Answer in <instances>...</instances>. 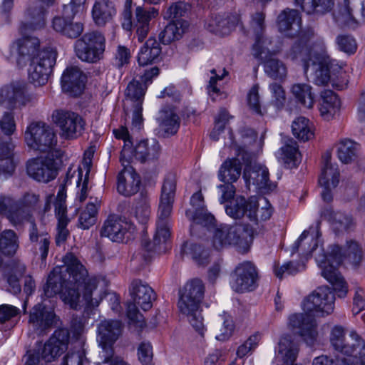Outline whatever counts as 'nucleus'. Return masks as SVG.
<instances>
[{"label":"nucleus","instance_id":"f257e3e1","mask_svg":"<svg viewBox=\"0 0 365 365\" xmlns=\"http://www.w3.org/2000/svg\"><path fill=\"white\" fill-rule=\"evenodd\" d=\"M63 262L68 279L63 276L61 268H54L43 286L44 295L52 297L63 292L65 302L75 309L81 306L86 308L98 307L104 294L98 289L97 277L89 276L86 268L72 252L67 253L63 257Z\"/></svg>","mask_w":365,"mask_h":365},{"label":"nucleus","instance_id":"f03ea898","mask_svg":"<svg viewBox=\"0 0 365 365\" xmlns=\"http://www.w3.org/2000/svg\"><path fill=\"white\" fill-rule=\"evenodd\" d=\"M176 191L175 175H166L161 188L160 204L156 222V230L153 242L143 239L140 250L133 255V261L150 262L155 252H163V246L170 237V215Z\"/></svg>","mask_w":365,"mask_h":365},{"label":"nucleus","instance_id":"7ed1b4c3","mask_svg":"<svg viewBox=\"0 0 365 365\" xmlns=\"http://www.w3.org/2000/svg\"><path fill=\"white\" fill-rule=\"evenodd\" d=\"M312 253H314L316 262L322 270V276L332 284L339 297H345L347 287L336 267L344 258L354 265L359 264L362 257V250L359 244L354 240L348 241L344 251L338 245H334L330 246L328 253L325 254L322 248H318L317 240H314L309 255Z\"/></svg>","mask_w":365,"mask_h":365},{"label":"nucleus","instance_id":"20e7f679","mask_svg":"<svg viewBox=\"0 0 365 365\" xmlns=\"http://www.w3.org/2000/svg\"><path fill=\"white\" fill-rule=\"evenodd\" d=\"M41 205L40 196L33 192H26L18 200L0 195V213L15 226L25 222H34V213Z\"/></svg>","mask_w":365,"mask_h":365},{"label":"nucleus","instance_id":"39448f33","mask_svg":"<svg viewBox=\"0 0 365 365\" xmlns=\"http://www.w3.org/2000/svg\"><path fill=\"white\" fill-rule=\"evenodd\" d=\"M204 290L202 282L199 279H194L180 290V298L178 302L180 313L187 317L191 326L202 336L206 330L200 309Z\"/></svg>","mask_w":365,"mask_h":365},{"label":"nucleus","instance_id":"423d86ee","mask_svg":"<svg viewBox=\"0 0 365 365\" xmlns=\"http://www.w3.org/2000/svg\"><path fill=\"white\" fill-rule=\"evenodd\" d=\"M330 341L334 349L350 356L341 358V365H365V341L355 331H351L346 337L344 327L335 326Z\"/></svg>","mask_w":365,"mask_h":365},{"label":"nucleus","instance_id":"0eeeda50","mask_svg":"<svg viewBox=\"0 0 365 365\" xmlns=\"http://www.w3.org/2000/svg\"><path fill=\"white\" fill-rule=\"evenodd\" d=\"M129 292L133 302L128 304V317L133 322L143 323V316L140 314L138 307L144 311L149 310L156 298L155 293L148 283L139 279H135L131 282Z\"/></svg>","mask_w":365,"mask_h":365},{"label":"nucleus","instance_id":"6e6552de","mask_svg":"<svg viewBox=\"0 0 365 365\" xmlns=\"http://www.w3.org/2000/svg\"><path fill=\"white\" fill-rule=\"evenodd\" d=\"M242 154V162L245 165L243 178L247 185L248 186L252 185L261 193L273 191L276 185L269 180L267 168L255 162L253 153L245 151Z\"/></svg>","mask_w":365,"mask_h":365},{"label":"nucleus","instance_id":"1a4fd4ad","mask_svg":"<svg viewBox=\"0 0 365 365\" xmlns=\"http://www.w3.org/2000/svg\"><path fill=\"white\" fill-rule=\"evenodd\" d=\"M106 39L98 31H91L77 39L74 43L76 56L82 61L95 63L103 57Z\"/></svg>","mask_w":365,"mask_h":365},{"label":"nucleus","instance_id":"9d476101","mask_svg":"<svg viewBox=\"0 0 365 365\" xmlns=\"http://www.w3.org/2000/svg\"><path fill=\"white\" fill-rule=\"evenodd\" d=\"M40 41L34 36H25L14 41L7 51H5L6 58L19 68L25 67L27 63L41 51Z\"/></svg>","mask_w":365,"mask_h":365},{"label":"nucleus","instance_id":"9b49d317","mask_svg":"<svg viewBox=\"0 0 365 365\" xmlns=\"http://www.w3.org/2000/svg\"><path fill=\"white\" fill-rule=\"evenodd\" d=\"M160 151V145L155 138L141 140L135 146L131 140H127L120 153V161L123 165L129 164L133 158L140 163L151 161L159 158Z\"/></svg>","mask_w":365,"mask_h":365},{"label":"nucleus","instance_id":"f8f14e48","mask_svg":"<svg viewBox=\"0 0 365 365\" xmlns=\"http://www.w3.org/2000/svg\"><path fill=\"white\" fill-rule=\"evenodd\" d=\"M56 52L51 48H47L33 58L29 63L28 76L29 81L35 86L45 85L56 63Z\"/></svg>","mask_w":365,"mask_h":365},{"label":"nucleus","instance_id":"ddd939ff","mask_svg":"<svg viewBox=\"0 0 365 365\" xmlns=\"http://www.w3.org/2000/svg\"><path fill=\"white\" fill-rule=\"evenodd\" d=\"M146 90V86H143L140 81L133 79L128 84L125 91L124 110L126 113H132V126L136 130H140L143 125V102Z\"/></svg>","mask_w":365,"mask_h":365},{"label":"nucleus","instance_id":"4468645a","mask_svg":"<svg viewBox=\"0 0 365 365\" xmlns=\"http://www.w3.org/2000/svg\"><path fill=\"white\" fill-rule=\"evenodd\" d=\"M335 294L328 287H319L303 302V309L312 317H325L334 309Z\"/></svg>","mask_w":365,"mask_h":365},{"label":"nucleus","instance_id":"2eb2a0df","mask_svg":"<svg viewBox=\"0 0 365 365\" xmlns=\"http://www.w3.org/2000/svg\"><path fill=\"white\" fill-rule=\"evenodd\" d=\"M25 140L29 148L43 153L51 151L57 142L53 130L42 122L33 123L28 127Z\"/></svg>","mask_w":365,"mask_h":365},{"label":"nucleus","instance_id":"dca6fc26","mask_svg":"<svg viewBox=\"0 0 365 365\" xmlns=\"http://www.w3.org/2000/svg\"><path fill=\"white\" fill-rule=\"evenodd\" d=\"M158 14V11L153 8L151 11H147L141 6H138L135 9V21L133 22L131 7H124L121 14V26L127 31H130L133 27H135L138 40L142 42L148 34L151 18Z\"/></svg>","mask_w":365,"mask_h":365},{"label":"nucleus","instance_id":"f3484780","mask_svg":"<svg viewBox=\"0 0 365 365\" xmlns=\"http://www.w3.org/2000/svg\"><path fill=\"white\" fill-rule=\"evenodd\" d=\"M63 151L56 150L51 153V156L45 158H36L28 162V175L38 182H48L53 180L58 174V163L53 159L61 158Z\"/></svg>","mask_w":365,"mask_h":365},{"label":"nucleus","instance_id":"a211bd4d","mask_svg":"<svg viewBox=\"0 0 365 365\" xmlns=\"http://www.w3.org/2000/svg\"><path fill=\"white\" fill-rule=\"evenodd\" d=\"M230 277V286L235 292H251L258 287V270L251 262L246 261L240 264Z\"/></svg>","mask_w":365,"mask_h":365},{"label":"nucleus","instance_id":"6ab92c4d","mask_svg":"<svg viewBox=\"0 0 365 365\" xmlns=\"http://www.w3.org/2000/svg\"><path fill=\"white\" fill-rule=\"evenodd\" d=\"M49 7L36 0L30 1L24 12V20L19 26L20 31L25 33L43 29Z\"/></svg>","mask_w":365,"mask_h":365},{"label":"nucleus","instance_id":"aec40b11","mask_svg":"<svg viewBox=\"0 0 365 365\" xmlns=\"http://www.w3.org/2000/svg\"><path fill=\"white\" fill-rule=\"evenodd\" d=\"M53 120L62 130L66 138H74L81 135L84 129L83 118L74 112L56 110L53 113Z\"/></svg>","mask_w":365,"mask_h":365},{"label":"nucleus","instance_id":"412c9836","mask_svg":"<svg viewBox=\"0 0 365 365\" xmlns=\"http://www.w3.org/2000/svg\"><path fill=\"white\" fill-rule=\"evenodd\" d=\"M265 15L263 12H256L252 15L250 29L247 34H253L255 41L252 46V55L255 58H263V54L267 52V46L271 44V40L264 36Z\"/></svg>","mask_w":365,"mask_h":365},{"label":"nucleus","instance_id":"4be33fe9","mask_svg":"<svg viewBox=\"0 0 365 365\" xmlns=\"http://www.w3.org/2000/svg\"><path fill=\"white\" fill-rule=\"evenodd\" d=\"M319 50L314 58H310V66L309 70L312 71V82L317 86H326L331 78L327 66L328 56L326 54V47L324 41L318 38L316 41Z\"/></svg>","mask_w":365,"mask_h":365},{"label":"nucleus","instance_id":"5701e85b","mask_svg":"<svg viewBox=\"0 0 365 365\" xmlns=\"http://www.w3.org/2000/svg\"><path fill=\"white\" fill-rule=\"evenodd\" d=\"M289 327L298 333L309 345H312L317 336V322L312 315L294 314L289 317Z\"/></svg>","mask_w":365,"mask_h":365},{"label":"nucleus","instance_id":"b1692460","mask_svg":"<svg viewBox=\"0 0 365 365\" xmlns=\"http://www.w3.org/2000/svg\"><path fill=\"white\" fill-rule=\"evenodd\" d=\"M134 230V225L130 222L113 214L110 215L105 220L101 235L113 242H120L123 240L127 232H133Z\"/></svg>","mask_w":365,"mask_h":365},{"label":"nucleus","instance_id":"393cba45","mask_svg":"<svg viewBox=\"0 0 365 365\" xmlns=\"http://www.w3.org/2000/svg\"><path fill=\"white\" fill-rule=\"evenodd\" d=\"M56 314L41 304L35 305L30 312L29 325L38 334H42L54 324Z\"/></svg>","mask_w":365,"mask_h":365},{"label":"nucleus","instance_id":"a878e982","mask_svg":"<svg viewBox=\"0 0 365 365\" xmlns=\"http://www.w3.org/2000/svg\"><path fill=\"white\" fill-rule=\"evenodd\" d=\"M279 31L288 37L299 35L302 28V17L299 12L293 9L287 8L282 10L277 18Z\"/></svg>","mask_w":365,"mask_h":365},{"label":"nucleus","instance_id":"bb28decb","mask_svg":"<svg viewBox=\"0 0 365 365\" xmlns=\"http://www.w3.org/2000/svg\"><path fill=\"white\" fill-rule=\"evenodd\" d=\"M238 14H218L210 16L205 23L206 29L212 33L219 35L229 34L240 23Z\"/></svg>","mask_w":365,"mask_h":365},{"label":"nucleus","instance_id":"cd10ccee","mask_svg":"<svg viewBox=\"0 0 365 365\" xmlns=\"http://www.w3.org/2000/svg\"><path fill=\"white\" fill-rule=\"evenodd\" d=\"M258 202L255 197H250L247 200L242 196L237 197L230 204L226 206V213L233 218H240L247 215L250 221L257 220L255 212Z\"/></svg>","mask_w":365,"mask_h":365},{"label":"nucleus","instance_id":"c85d7f7f","mask_svg":"<svg viewBox=\"0 0 365 365\" xmlns=\"http://www.w3.org/2000/svg\"><path fill=\"white\" fill-rule=\"evenodd\" d=\"M299 353V345L291 336H283L275 349L274 365H294Z\"/></svg>","mask_w":365,"mask_h":365},{"label":"nucleus","instance_id":"c756f323","mask_svg":"<svg viewBox=\"0 0 365 365\" xmlns=\"http://www.w3.org/2000/svg\"><path fill=\"white\" fill-rule=\"evenodd\" d=\"M25 84L14 83L0 88V105L8 109H14L18 105L24 106L26 103Z\"/></svg>","mask_w":365,"mask_h":365},{"label":"nucleus","instance_id":"7c9ffc66","mask_svg":"<svg viewBox=\"0 0 365 365\" xmlns=\"http://www.w3.org/2000/svg\"><path fill=\"white\" fill-rule=\"evenodd\" d=\"M122 324L118 320H104L98 326V340L102 347V354L106 353L107 348H113V343L120 335Z\"/></svg>","mask_w":365,"mask_h":365},{"label":"nucleus","instance_id":"2f4dec72","mask_svg":"<svg viewBox=\"0 0 365 365\" xmlns=\"http://www.w3.org/2000/svg\"><path fill=\"white\" fill-rule=\"evenodd\" d=\"M190 205L195 209L193 216V225H191V234L200 227H210L214 225L215 220L214 216L207 212L204 203V197L201 191L194 193L190 199Z\"/></svg>","mask_w":365,"mask_h":365},{"label":"nucleus","instance_id":"473e14b6","mask_svg":"<svg viewBox=\"0 0 365 365\" xmlns=\"http://www.w3.org/2000/svg\"><path fill=\"white\" fill-rule=\"evenodd\" d=\"M86 76L77 66L68 67L61 77L62 89L70 94L80 95L85 86Z\"/></svg>","mask_w":365,"mask_h":365},{"label":"nucleus","instance_id":"72a5a7b5","mask_svg":"<svg viewBox=\"0 0 365 365\" xmlns=\"http://www.w3.org/2000/svg\"><path fill=\"white\" fill-rule=\"evenodd\" d=\"M74 16H66L63 14L54 16L51 21L52 29L68 38H78L84 31V25L81 22H74Z\"/></svg>","mask_w":365,"mask_h":365},{"label":"nucleus","instance_id":"f704fd0d","mask_svg":"<svg viewBox=\"0 0 365 365\" xmlns=\"http://www.w3.org/2000/svg\"><path fill=\"white\" fill-rule=\"evenodd\" d=\"M29 232L34 255L39 256L42 261H45L49 251L51 236L48 232L38 229L35 222H31Z\"/></svg>","mask_w":365,"mask_h":365},{"label":"nucleus","instance_id":"c9c22d12","mask_svg":"<svg viewBox=\"0 0 365 365\" xmlns=\"http://www.w3.org/2000/svg\"><path fill=\"white\" fill-rule=\"evenodd\" d=\"M123 170L118 174L117 190L125 196H131L139 190L140 178L130 167L123 165Z\"/></svg>","mask_w":365,"mask_h":365},{"label":"nucleus","instance_id":"e433bc0d","mask_svg":"<svg viewBox=\"0 0 365 365\" xmlns=\"http://www.w3.org/2000/svg\"><path fill=\"white\" fill-rule=\"evenodd\" d=\"M316 41L314 43L317 47V51H315L314 48H309L308 46L304 45L300 41H296L290 49L287 51V58L292 61L302 63L304 72L307 73L310 66L311 61L309 59L314 58V56L319 53Z\"/></svg>","mask_w":365,"mask_h":365},{"label":"nucleus","instance_id":"4c0bfd02","mask_svg":"<svg viewBox=\"0 0 365 365\" xmlns=\"http://www.w3.org/2000/svg\"><path fill=\"white\" fill-rule=\"evenodd\" d=\"M333 15L336 23L342 29L354 30L359 26L354 16L351 0H340Z\"/></svg>","mask_w":365,"mask_h":365},{"label":"nucleus","instance_id":"58836bf2","mask_svg":"<svg viewBox=\"0 0 365 365\" xmlns=\"http://www.w3.org/2000/svg\"><path fill=\"white\" fill-rule=\"evenodd\" d=\"M229 247L234 246L240 250L246 251L250 245L252 230L246 225L236 224L228 225Z\"/></svg>","mask_w":365,"mask_h":365},{"label":"nucleus","instance_id":"ea45409f","mask_svg":"<svg viewBox=\"0 0 365 365\" xmlns=\"http://www.w3.org/2000/svg\"><path fill=\"white\" fill-rule=\"evenodd\" d=\"M116 13V8L113 1L98 0L93 6L92 17L96 25L103 26L110 22Z\"/></svg>","mask_w":365,"mask_h":365},{"label":"nucleus","instance_id":"a19ab883","mask_svg":"<svg viewBox=\"0 0 365 365\" xmlns=\"http://www.w3.org/2000/svg\"><path fill=\"white\" fill-rule=\"evenodd\" d=\"M158 121L159 133L164 138L175 135L180 123L179 116L171 110H161L158 117Z\"/></svg>","mask_w":365,"mask_h":365},{"label":"nucleus","instance_id":"79ce46f5","mask_svg":"<svg viewBox=\"0 0 365 365\" xmlns=\"http://www.w3.org/2000/svg\"><path fill=\"white\" fill-rule=\"evenodd\" d=\"M188 28V23L183 19L172 21L160 33L159 39L163 44L179 40Z\"/></svg>","mask_w":365,"mask_h":365},{"label":"nucleus","instance_id":"37998d69","mask_svg":"<svg viewBox=\"0 0 365 365\" xmlns=\"http://www.w3.org/2000/svg\"><path fill=\"white\" fill-rule=\"evenodd\" d=\"M331 153L329 152L322 156L324 165L319 178V184L336 187L339 182V171L337 165L331 163Z\"/></svg>","mask_w":365,"mask_h":365},{"label":"nucleus","instance_id":"c03bdc74","mask_svg":"<svg viewBox=\"0 0 365 365\" xmlns=\"http://www.w3.org/2000/svg\"><path fill=\"white\" fill-rule=\"evenodd\" d=\"M340 107V100L331 90H324L321 93L319 111L327 120H331Z\"/></svg>","mask_w":365,"mask_h":365},{"label":"nucleus","instance_id":"a18cd8bd","mask_svg":"<svg viewBox=\"0 0 365 365\" xmlns=\"http://www.w3.org/2000/svg\"><path fill=\"white\" fill-rule=\"evenodd\" d=\"M160 53V43L155 38L150 37L138 53V62L140 66H143L155 63Z\"/></svg>","mask_w":365,"mask_h":365},{"label":"nucleus","instance_id":"49530a36","mask_svg":"<svg viewBox=\"0 0 365 365\" xmlns=\"http://www.w3.org/2000/svg\"><path fill=\"white\" fill-rule=\"evenodd\" d=\"M240 160L241 158L237 157L227 159L223 163L218 173L220 181L232 183L240 178L242 171Z\"/></svg>","mask_w":365,"mask_h":365},{"label":"nucleus","instance_id":"de8ad7c7","mask_svg":"<svg viewBox=\"0 0 365 365\" xmlns=\"http://www.w3.org/2000/svg\"><path fill=\"white\" fill-rule=\"evenodd\" d=\"M242 142L240 145L237 143L232 144V148L234 149L235 154L242 160V153L252 152L255 155V145L257 144V135L252 128H244L240 131Z\"/></svg>","mask_w":365,"mask_h":365},{"label":"nucleus","instance_id":"09e8293b","mask_svg":"<svg viewBox=\"0 0 365 365\" xmlns=\"http://www.w3.org/2000/svg\"><path fill=\"white\" fill-rule=\"evenodd\" d=\"M293 135L299 140L306 142L314 137L313 125L305 117L299 116L292 123Z\"/></svg>","mask_w":365,"mask_h":365},{"label":"nucleus","instance_id":"8fccbe9b","mask_svg":"<svg viewBox=\"0 0 365 365\" xmlns=\"http://www.w3.org/2000/svg\"><path fill=\"white\" fill-rule=\"evenodd\" d=\"M269 53V48L267 47V52L263 54L262 59L259 58L260 61H264V71L270 78L274 79H282L286 77L287 73V67L284 63L277 58H270L266 59L267 53Z\"/></svg>","mask_w":365,"mask_h":365},{"label":"nucleus","instance_id":"3c124183","mask_svg":"<svg viewBox=\"0 0 365 365\" xmlns=\"http://www.w3.org/2000/svg\"><path fill=\"white\" fill-rule=\"evenodd\" d=\"M19 247V237L12 230H6L0 235V252L6 256H13Z\"/></svg>","mask_w":365,"mask_h":365},{"label":"nucleus","instance_id":"603ef678","mask_svg":"<svg viewBox=\"0 0 365 365\" xmlns=\"http://www.w3.org/2000/svg\"><path fill=\"white\" fill-rule=\"evenodd\" d=\"M291 92L297 102L301 103L304 108H312L314 103V97L312 92V87L306 83L294 84L291 88Z\"/></svg>","mask_w":365,"mask_h":365},{"label":"nucleus","instance_id":"864d4df0","mask_svg":"<svg viewBox=\"0 0 365 365\" xmlns=\"http://www.w3.org/2000/svg\"><path fill=\"white\" fill-rule=\"evenodd\" d=\"M208 230H212V245L216 250H221L229 247L228 240V225H221L218 227L214 225L210 227H205Z\"/></svg>","mask_w":365,"mask_h":365},{"label":"nucleus","instance_id":"5fc2aeb1","mask_svg":"<svg viewBox=\"0 0 365 365\" xmlns=\"http://www.w3.org/2000/svg\"><path fill=\"white\" fill-rule=\"evenodd\" d=\"M12 143L1 144L0 143V176L6 177L11 175L14 170V164L12 159Z\"/></svg>","mask_w":365,"mask_h":365},{"label":"nucleus","instance_id":"6e6d98bb","mask_svg":"<svg viewBox=\"0 0 365 365\" xmlns=\"http://www.w3.org/2000/svg\"><path fill=\"white\" fill-rule=\"evenodd\" d=\"M101 201L97 198L87 204L86 207L79 216L78 226L83 230L89 229L96 221V215L100 207Z\"/></svg>","mask_w":365,"mask_h":365},{"label":"nucleus","instance_id":"4d7b16f0","mask_svg":"<svg viewBox=\"0 0 365 365\" xmlns=\"http://www.w3.org/2000/svg\"><path fill=\"white\" fill-rule=\"evenodd\" d=\"M0 143L1 144L11 143V135L16 130L14 115L11 111L4 112L0 119Z\"/></svg>","mask_w":365,"mask_h":365},{"label":"nucleus","instance_id":"13d9d810","mask_svg":"<svg viewBox=\"0 0 365 365\" xmlns=\"http://www.w3.org/2000/svg\"><path fill=\"white\" fill-rule=\"evenodd\" d=\"M91 167V159L85 158L82 162V165L78 168V181L77 186L80 187L79 200L83 202L86 200L88 195V175Z\"/></svg>","mask_w":365,"mask_h":365},{"label":"nucleus","instance_id":"bf43d9fd","mask_svg":"<svg viewBox=\"0 0 365 365\" xmlns=\"http://www.w3.org/2000/svg\"><path fill=\"white\" fill-rule=\"evenodd\" d=\"M282 159L288 168L296 167L299 162L300 153H299L297 143L291 138L285 141L284 145L282 148Z\"/></svg>","mask_w":365,"mask_h":365},{"label":"nucleus","instance_id":"052dcab7","mask_svg":"<svg viewBox=\"0 0 365 365\" xmlns=\"http://www.w3.org/2000/svg\"><path fill=\"white\" fill-rule=\"evenodd\" d=\"M182 252L190 257L200 265H205L208 262L209 254L201 245L185 242L182 247Z\"/></svg>","mask_w":365,"mask_h":365},{"label":"nucleus","instance_id":"680f3d73","mask_svg":"<svg viewBox=\"0 0 365 365\" xmlns=\"http://www.w3.org/2000/svg\"><path fill=\"white\" fill-rule=\"evenodd\" d=\"M327 66L329 74L336 76L339 83H333V86L338 90L344 89L348 83L347 74L344 70L343 64L339 63L336 60L330 58L328 56ZM334 78V77H332Z\"/></svg>","mask_w":365,"mask_h":365},{"label":"nucleus","instance_id":"e2e57ef3","mask_svg":"<svg viewBox=\"0 0 365 365\" xmlns=\"http://www.w3.org/2000/svg\"><path fill=\"white\" fill-rule=\"evenodd\" d=\"M58 338L56 335H52L49 339L44 344L43 349L41 353V358L46 362H50L54 360L56 357L61 355L66 351V346L61 344L58 348L56 346V342Z\"/></svg>","mask_w":365,"mask_h":365},{"label":"nucleus","instance_id":"0e129e2a","mask_svg":"<svg viewBox=\"0 0 365 365\" xmlns=\"http://www.w3.org/2000/svg\"><path fill=\"white\" fill-rule=\"evenodd\" d=\"M190 10V5L183 1H178L165 8L163 12L164 19L173 21L182 19Z\"/></svg>","mask_w":365,"mask_h":365},{"label":"nucleus","instance_id":"69168bd1","mask_svg":"<svg viewBox=\"0 0 365 365\" xmlns=\"http://www.w3.org/2000/svg\"><path fill=\"white\" fill-rule=\"evenodd\" d=\"M356 145L349 139H343L337 144V155L343 163H351L356 155Z\"/></svg>","mask_w":365,"mask_h":365},{"label":"nucleus","instance_id":"338daca9","mask_svg":"<svg viewBox=\"0 0 365 365\" xmlns=\"http://www.w3.org/2000/svg\"><path fill=\"white\" fill-rule=\"evenodd\" d=\"M131 214L142 224L147 222L150 214V208L148 198L142 193L140 198L135 202Z\"/></svg>","mask_w":365,"mask_h":365},{"label":"nucleus","instance_id":"774afa93","mask_svg":"<svg viewBox=\"0 0 365 365\" xmlns=\"http://www.w3.org/2000/svg\"><path fill=\"white\" fill-rule=\"evenodd\" d=\"M219 323L222 324L219 333L216 334L215 338L218 341H225L230 338L234 331V322L230 315L224 313L218 318Z\"/></svg>","mask_w":365,"mask_h":365}]
</instances>
